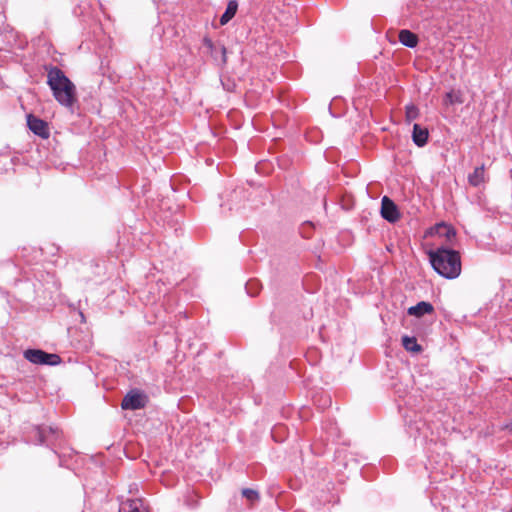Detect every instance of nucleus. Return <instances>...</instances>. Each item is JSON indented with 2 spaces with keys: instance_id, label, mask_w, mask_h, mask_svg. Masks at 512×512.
Masks as SVG:
<instances>
[{
  "instance_id": "f257e3e1",
  "label": "nucleus",
  "mask_w": 512,
  "mask_h": 512,
  "mask_svg": "<svg viewBox=\"0 0 512 512\" xmlns=\"http://www.w3.org/2000/svg\"><path fill=\"white\" fill-rule=\"evenodd\" d=\"M47 84L55 100L65 107H73L77 102V91L74 83L57 66H45Z\"/></svg>"
},
{
  "instance_id": "f03ea898",
  "label": "nucleus",
  "mask_w": 512,
  "mask_h": 512,
  "mask_svg": "<svg viewBox=\"0 0 512 512\" xmlns=\"http://www.w3.org/2000/svg\"><path fill=\"white\" fill-rule=\"evenodd\" d=\"M427 254L433 269L440 276L455 279L461 274V256L458 251L442 245L429 250Z\"/></svg>"
},
{
  "instance_id": "7ed1b4c3",
  "label": "nucleus",
  "mask_w": 512,
  "mask_h": 512,
  "mask_svg": "<svg viewBox=\"0 0 512 512\" xmlns=\"http://www.w3.org/2000/svg\"><path fill=\"white\" fill-rule=\"evenodd\" d=\"M60 436L61 432L57 428L45 425L33 426L28 432L29 441L36 445H55Z\"/></svg>"
},
{
  "instance_id": "20e7f679",
  "label": "nucleus",
  "mask_w": 512,
  "mask_h": 512,
  "mask_svg": "<svg viewBox=\"0 0 512 512\" xmlns=\"http://www.w3.org/2000/svg\"><path fill=\"white\" fill-rule=\"evenodd\" d=\"M24 357L33 364L55 366L61 362V357L57 354L47 353L40 349H27Z\"/></svg>"
},
{
  "instance_id": "39448f33",
  "label": "nucleus",
  "mask_w": 512,
  "mask_h": 512,
  "mask_svg": "<svg viewBox=\"0 0 512 512\" xmlns=\"http://www.w3.org/2000/svg\"><path fill=\"white\" fill-rule=\"evenodd\" d=\"M148 403V396L138 389L129 391L121 402V408L124 410H139Z\"/></svg>"
},
{
  "instance_id": "423d86ee",
  "label": "nucleus",
  "mask_w": 512,
  "mask_h": 512,
  "mask_svg": "<svg viewBox=\"0 0 512 512\" xmlns=\"http://www.w3.org/2000/svg\"><path fill=\"white\" fill-rule=\"evenodd\" d=\"M27 125L28 128L37 136L41 137L42 139H48L50 136V130L48 123L36 117L33 114L27 115Z\"/></svg>"
},
{
  "instance_id": "0eeeda50",
  "label": "nucleus",
  "mask_w": 512,
  "mask_h": 512,
  "mask_svg": "<svg viewBox=\"0 0 512 512\" xmlns=\"http://www.w3.org/2000/svg\"><path fill=\"white\" fill-rule=\"evenodd\" d=\"M2 41L6 44V47H2V50L11 51L14 48H23V41L18 33L9 25L2 27Z\"/></svg>"
},
{
  "instance_id": "6e6552de",
  "label": "nucleus",
  "mask_w": 512,
  "mask_h": 512,
  "mask_svg": "<svg viewBox=\"0 0 512 512\" xmlns=\"http://www.w3.org/2000/svg\"><path fill=\"white\" fill-rule=\"evenodd\" d=\"M381 216L390 223H395L400 218L397 205L387 196L381 201Z\"/></svg>"
},
{
  "instance_id": "1a4fd4ad",
  "label": "nucleus",
  "mask_w": 512,
  "mask_h": 512,
  "mask_svg": "<svg viewBox=\"0 0 512 512\" xmlns=\"http://www.w3.org/2000/svg\"><path fill=\"white\" fill-rule=\"evenodd\" d=\"M407 312L411 316L420 318L426 314L434 313V307L429 302L421 301V302L417 303L415 306L409 307Z\"/></svg>"
},
{
  "instance_id": "9d476101",
  "label": "nucleus",
  "mask_w": 512,
  "mask_h": 512,
  "mask_svg": "<svg viewBox=\"0 0 512 512\" xmlns=\"http://www.w3.org/2000/svg\"><path fill=\"white\" fill-rule=\"evenodd\" d=\"M429 137L428 129L419 124H414L412 132V140L418 147H423L427 144Z\"/></svg>"
},
{
  "instance_id": "9b49d317",
  "label": "nucleus",
  "mask_w": 512,
  "mask_h": 512,
  "mask_svg": "<svg viewBox=\"0 0 512 512\" xmlns=\"http://www.w3.org/2000/svg\"><path fill=\"white\" fill-rule=\"evenodd\" d=\"M398 38L399 42L408 48H415L419 42L418 36L407 29L401 30L399 32Z\"/></svg>"
},
{
  "instance_id": "f8f14e48",
  "label": "nucleus",
  "mask_w": 512,
  "mask_h": 512,
  "mask_svg": "<svg viewBox=\"0 0 512 512\" xmlns=\"http://www.w3.org/2000/svg\"><path fill=\"white\" fill-rule=\"evenodd\" d=\"M435 234L439 237H444L449 243L456 237L455 229L446 223H438L434 227Z\"/></svg>"
},
{
  "instance_id": "ddd939ff",
  "label": "nucleus",
  "mask_w": 512,
  "mask_h": 512,
  "mask_svg": "<svg viewBox=\"0 0 512 512\" xmlns=\"http://www.w3.org/2000/svg\"><path fill=\"white\" fill-rule=\"evenodd\" d=\"M464 102V95L461 90H455L451 89L448 91L444 98H443V104L445 106H451L455 104H462Z\"/></svg>"
},
{
  "instance_id": "4468645a",
  "label": "nucleus",
  "mask_w": 512,
  "mask_h": 512,
  "mask_svg": "<svg viewBox=\"0 0 512 512\" xmlns=\"http://www.w3.org/2000/svg\"><path fill=\"white\" fill-rule=\"evenodd\" d=\"M468 182L473 187H478L485 182V167L481 165L468 175Z\"/></svg>"
},
{
  "instance_id": "2eb2a0df",
  "label": "nucleus",
  "mask_w": 512,
  "mask_h": 512,
  "mask_svg": "<svg viewBox=\"0 0 512 512\" xmlns=\"http://www.w3.org/2000/svg\"><path fill=\"white\" fill-rule=\"evenodd\" d=\"M238 3L236 0H230L227 4L225 12L220 17V24L226 25L236 14Z\"/></svg>"
},
{
  "instance_id": "dca6fc26",
  "label": "nucleus",
  "mask_w": 512,
  "mask_h": 512,
  "mask_svg": "<svg viewBox=\"0 0 512 512\" xmlns=\"http://www.w3.org/2000/svg\"><path fill=\"white\" fill-rule=\"evenodd\" d=\"M403 347L410 352L418 353L422 351L421 345L418 344L415 337L403 336L402 337Z\"/></svg>"
},
{
  "instance_id": "f3484780",
  "label": "nucleus",
  "mask_w": 512,
  "mask_h": 512,
  "mask_svg": "<svg viewBox=\"0 0 512 512\" xmlns=\"http://www.w3.org/2000/svg\"><path fill=\"white\" fill-rule=\"evenodd\" d=\"M405 110H406L405 111L406 122L410 123L413 120L418 118L419 109L415 105H413V104L407 105L405 107Z\"/></svg>"
},
{
  "instance_id": "a211bd4d",
  "label": "nucleus",
  "mask_w": 512,
  "mask_h": 512,
  "mask_svg": "<svg viewBox=\"0 0 512 512\" xmlns=\"http://www.w3.org/2000/svg\"><path fill=\"white\" fill-rule=\"evenodd\" d=\"M242 496L251 503L257 502L260 499L258 491L251 488H244L242 490Z\"/></svg>"
},
{
  "instance_id": "6ab92c4d",
  "label": "nucleus",
  "mask_w": 512,
  "mask_h": 512,
  "mask_svg": "<svg viewBox=\"0 0 512 512\" xmlns=\"http://www.w3.org/2000/svg\"><path fill=\"white\" fill-rule=\"evenodd\" d=\"M246 290H247V293L251 296H256L259 292V289H258V282L256 280H250L247 284H246Z\"/></svg>"
},
{
  "instance_id": "aec40b11",
  "label": "nucleus",
  "mask_w": 512,
  "mask_h": 512,
  "mask_svg": "<svg viewBox=\"0 0 512 512\" xmlns=\"http://www.w3.org/2000/svg\"><path fill=\"white\" fill-rule=\"evenodd\" d=\"M219 51L221 53V60H222V63L225 64L227 62V58H226V48L224 45H221L220 48H219Z\"/></svg>"
},
{
  "instance_id": "412c9836",
  "label": "nucleus",
  "mask_w": 512,
  "mask_h": 512,
  "mask_svg": "<svg viewBox=\"0 0 512 512\" xmlns=\"http://www.w3.org/2000/svg\"><path fill=\"white\" fill-rule=\"evenodd\" d=\"M204 45H205L207 48H209L211 51H213V49L215 48V47H214V44H213V42H212V40H211V39H208V38H205V39H204Z\"/></svg>"
},
{
  "instance_id": "4be33fe9",
  "label": "nucleus",
  "mask_w": 512,
  "mask_h": 512,
  "mask_svg": "<svg viewBox=\"0 0 512 512\" xmlns=\"http://www.w3.org/2000/svg\"><path fill=\"white\" fill-rule=\"evenodd\" d=\"M506 428H508L512 432V424L511 425H507Z\"/></svg>"
}]
</instances>
